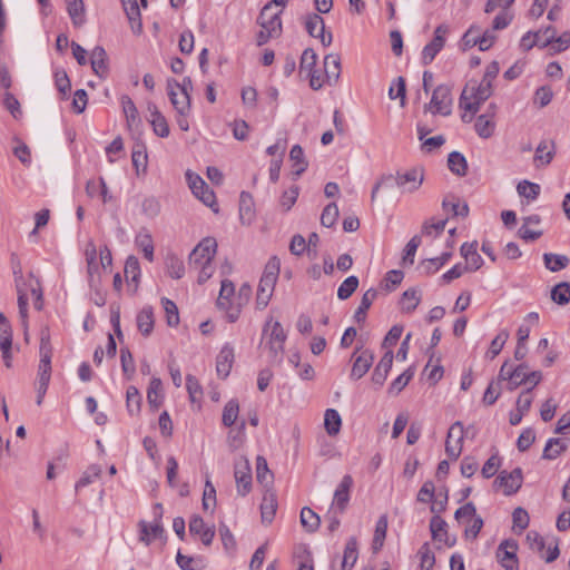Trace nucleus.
<instances>
[{
  "label": "nucleus",
  "mask_w": 570,
  "mask_h": 570,
  "mask_svg": "<svg viewBox=\"0 0 570 570\" xmlns=\"http://www.w3.org/2000/svg\"><path fill=\"white\" fill-rule=\"evenodd\" d=\"M358 283V278L354 275L345 278L343 283L338 286L337 297L342 301L350 298L352 294L357 289Z\"/></svg>",
  "instance_id": "nucleus-54"
},
{
  "label": "nucleus",
  "mask_w": 570,
  "mask_h": 570,
  "mask_svg": "<svg viewBox=\"0 0 570 570\" xmlns=\"http://www.w3.org/2000/svg\"><path fill=\"white\" fill-rule=\"evenodd\" d=\"M442 207L446 212H451L453 216L465 217L469 214V207L465 203L460 204L454 196H446L442 202Z\"/></svg>",
  "instance_id": "nucleus-47"
},
{
  "label": "nucleus",
  "mask_w": 570,
  "mask_h": 570,
  "mask_svg": "<svg viewBox=\"0 0 570 570\" xmlns=\"http://www.w3.org/2000/svg\"><path fill=\"white\" fill-rule=\"evenodd\" d=\"M357 560V541L355 538H350L346 542L344 557L342 561V570H350L353 568Z\"/></svg>",
  "instance_id": "nucleus-44"
},
{
  "label": "nucleus",
  "mask_w": 570,
  "mask_h": 570,
  "mask_svg": "<svg viewBox=\"0 0 570 570\" xmlns=\"http://www.w3.org/2000/svg\"><path fill=\"white\" fill-rule=\"evenodd\" d=\"M430 530L433 540L443 542L448 547H452L455 544V538L449 537L448 523L440 515L432 517L430 521Z\"/></svg>",
  "instance_id": "nucleus-21"
},
{
  "label": "nucleus",
  "mask_w": 570,
  "mask_h": 570,
  "mask_svg": "<svg viewBox=\"0 0 570 570\" xmlns=\"http://www.w3.org/2000/svg\"><path fill=\"white\" fill-rule=\"evenodd\" d=\"M414 375V368L409 367L402 374H400L390 385L389 392L391 394H399L412 380Z\"/></svg>",
  "instance_id": "nucleus-61"
},
{
  "label": "nucleus",
  "mask_w": 570,
  "mask_h": 570,
  "mask_svg": "<svg viewBox=\"0 0 570 570\" xmlns=\"http://www.w3.org/2000/svg\"><path fill=\"white\" fill-rule=\"evenodd\" d=\"M90 63L92 71L101 79L108 75V58L106 50L97 46L92 49L90 55Z\"/></svg>",
  "instance_id": "nucleus-22"
},
{
  "label": "nucleus",
  "mask_w": 570,
  "mask_h": 570,
  "mask_svg": "<svg viewBox=\"0 0 570 570\" xmlns=\"http://www.w3.org/2000/svg\"><path fill=\"white\" fill-rule=\"evenodd\" d=\"M263 340L273 358H277L284 350L286 333L278 321L269 318L263 328Z\"/></svg>",
  "instance_id": "nucleus-4"
},
{
  "label": "nucleus",
  "mask_w": 570,
  "mask_h": 570,
  "mask_svg": "<svg viewBox=\"0 0 570 570\" xmlns=\"http://www.w3.org/2000/svg\"><path fill=\"white\" fill-rule=\"evenodd\" d=\"M279 259L276 257H272L265 266L256 295V304L259 309L265 308L269 303L279 274Z\"/></svg>",
  "instance_id": "nucleus-3"
},
{
  "label": "nucleus",
  "mask_w": 570,
  "mask_h": 570,
  "mask_svg": "<svg viewBox=\"0 0 570 570\" xmlns=\"http://www.w3.org/2000/svg\"><path fill=\"white\" fill-rule=\"evenodd\" d=\"M324 73L328 83H336L341 76V58L336 53L326 55L324 58Z\"/></svg>",
  "instance_id": "nucleus-28"
},
{
  "label": "nucleus",
  "mask_w": 570,
  "mask_h": 570,
  "mask_svg": "<svg viewBox=\"0 0 570 570\" xmlns=\"http://www.w3.org/2000/svg\"><path fill=\"white\" fill-rule=\"evenodd\" d=\"M474 128L476 134L481 138H490L495 129L494 120L489 116V114L480 115L474 124Z\"/></svg>",
  "instance_id": "nucleus-36"
},
{
  "label": "nucleus",
  "mask_w": 570,
  "mask_h": 570,
  "mask_svg": "<svg viewBox=\"0 0 570 570\" xmlns=\"http://www.w3.org/2000/svg\"><path fill=\"white\" fill-rule=\"evenodd\" d=\"M238 413H239V404L237 402V400H229L226 405L224 406V411H223V424L225 426H232L237 417H238Z\"/></svg>",
  "instance_id": "nucleus-56"
},
{
  "label": "nucleus",
  "mask_w": 570,
  "mask_h": 570,
  "mask_svg": "<svg viewBox=\"0 0 570 570\" xmlns=\"http://www.w3.org/2000/svg\"><path fill=\"white\" fill-rule=\"evenodd\" d=\"M512 370H513V366L508 361L504 362L499 371L498 381H497L499 383L501 381H508V390L509 391H514L517 387L522 385V381H513Z\"/></svg>",
  "instance_id": "nucleus-58"
},
{
  "label": "nucleus",
  "mask_w": 570,
  "mask_h": 570,
  "mask_svg": "<svg viewBox=\"0 0 570 570\" xmlns=\"http://www.w3.org/2000/svg\"><path fill=\"white\" fill-rule=\"evenodd\" d=\"M126 14L135 32L141 30L140 11L136 0H121Z\"/></svg>",
  "instance_id": "nucleus-35"
},
{
  "label": "nucleus",
  "mask_w": 570,
  "mask_h": 570,
  "mask_svg": "<svg viewBox=\"0 0 570 570\" xmlns=\"http://www.w3.org/2000/svg\"><path fill=\"white\" fill-rule=\"evenodd\" d=\"M446 223L448 219H440L438 222L426 220L422 226V235L436 238L444 232Z\"/></svg>",
  "instance_id": "nucleus-57"
},
{
  "label": "nucleus",
  "mask_w": 570,
  "mask_h": 570,
  "mask_svg": "<svg viewBox=\"0 0 570 570\" xmlns=\"http://www.w3.org/2000/svg\"><path fill=\"white\" fill-rule=\"evenodd\" d=\"M448 33V27L440 24L434 30V37L430 43H428L422 51V63L430 65L435 56L442 50L445 45V35Z\"/></svg>",
  "instance_id": "nucleus-14"
},
{
  "label": "nucleus",
  "mask_w": 570,
  "mask_h": 570,
  "mask_svg": "<svg viewBox=\"0 0 570 570\" xmlns=\"http://www.w3.org/2000/svg\"><path fill=\"white\" fill-rule=\"evenodd\" d=\"M353 485V479L351 475L346 474L341 480L340 484L337 485L333 503L331 509H335L338 511V513H343L347 507V503L350 501V491Z\"/></svg>",
  "instance_id": "nucleus-16"
},
{
  "label": "nucleus",
  "mask_w": 570,
  "mask_h": 570,
  "mask_svg": "<svg viewBox=\"0 0 570 570\" xmlns=\"http://www.w3.org/2000/svg\"><path fill=\"white\" fill-rule=\"evenodd\" d=\"M281 12H272V3H267L263 7L257 22L263 29H268L277 35L282 30Z\"/></svg>",
  "instance_id": "nucleus-17"
},
{
  "label": "nucleus",
  "mask_w": 570,
  "mask_h": 570,
  "mask_svg": "<svg viewBox=\"0 0 570 570\" xmlns=\"http://www.w3.org/2000/svg\"><path fill=\"white\" fill-rule=\"evenodd\" d=\"M163 400V383L158 377H153L150 380L148 390H147V401L151 409L157 410L161 404Z\"/></svg>",
  "instance_id": "nucleus-33"
},
{
  "label": "nucleus",
  "mask_w": 570,
  "mask_h": 570,
  "mask_svg": "<svg viewBox=\"0 0 570 570\" xmlns=\"http://www.w3.org/2000/svg\"><path fill=\"white\" fill-rule=\"evenodd\" d=\"M167 87L170 102L176 109L178 116H187L190 111L189 92L176 91L170 80H168Z\"/></svg>",
  "instance_id": "nucleus-19"
},
{
  "label": "nucleus",
  "mask_w": 570,
  "mask_h": 570,
  "mask_svg": "<svg viewBox=\"0 0 570 570\" xmlns=\"http://www.w3.org/2000/svg\"><path fill=\"white\" fill-rule=\"evenodd\" d=\"M342 425L340 413L334 409H327L324 415V426L328 435H336Z\"/></svg>",
  "instance_id": "nucleus-41"
},
{
  "label": "nucleus",
  "mask_w": 570,
  "mask_h": 570,
  "mask_svg": "<svg viewBox=\"0 0 570 570\" xmlns=\"http://www.w3.org/2000/svg\"><path fill=\"white\" fill-rule=\"evenodd\" d=\"M100 474L101 468L99 465L92 464L88 466V469L82 473L81 478L76 483V491L92 483L96 479L100 476Z\"/></svg>",
  "instance_id": "nucleus-60"
},
{
  "label": "nucleus",
  "mask_w": 570,
  "mask_h": 570,
  "mask_svg": "<svg viewBox=\"0 0 570 570\" xmlns=\"http://www.w3.org/2000/svg\"><path fill=\"white\" fill-rule=\"evenodd\" d=\"M234 293V284L228 279H224L217 298V307L226 312V317L229 322H235L239 317L242 309V303H234L233 301Z\"/></svg>",
  "instance_id": "nucleus-6"
},
{
  "label": "nucleus",
  "mask_w": 570,
  "mask_h": 570,
  "mask_svg": "<svg viewBox=\"0 0 570 570\" xmlns=\"http://www.w3.org/2000/svg\"><path fill=\"white\" fill-rule=\"evenodd\" d=\"M161 305L165 309L168 326H177L179 324V313L177 305L169 298H161Z\"/></svg>",
  "instance_id": "nucleus-62"
},
{
  "label": "nucleus",
  "mask_w": 570,
  "mask_h": 570,
  "mask_svg": "<svg viewBox=\"0 0 570 570\" xmlns=\"http://www.w3.org/2000/svg\"><path fill=\"white\" fill-rule=\"evenodd\" d=\"M551 299L559 305L568 304L570 302V284L567 282L557 284L551 291Z\"/></svg>",
  "instance_id": "nucleus-52"
},
{
  "label": "nucleus",
  "mask_w": 570,
  "mask_h": 570,
  "mask_svg": "<svg viewBox=\"0 0 570 570\" xmlns=\"http://www.w3.org/2000/svg\"><path fill=\"white\" fill-rule=\"evenodd\" d=\"M424 180V170L421 167H413L404 171H397L395 176L389 175L382 177L372 190V200L381 187H391L396 185L401 193L416 191Z\"/></svg>",
  "instance_id": "nucleus-2"
},
{
  "label": "nucleus",
  "mask_w": 570,
  "mask_h": 570,
  "mask_svg": "<svg viewBox=\"0 0 570 570\" xmlns=\"http://www.w3.org/2000/svg\"><path fill=\"white\" fill-rule=\"evenodd\" d=\"M317 61L316 52L307 48L303 51L299 63V73H305L309 78V86L314 90H318L323 87L324 79L316 75L315 66Z\"/></svg>",
  "instance_id": "nucleus-8"
},
{
  "label": "nucleus",
  "mask_w": 570,
  "mask_h": 570,
  "mask_svg": "<svg viewBox=\"0 0 570 570\" xmlns=\"http://www.w3.org/2000/svg\"><path fill=\"white\" fill-rule=\"evenodd\" d=\"M165 267L167 274L175 279H179L185 274L184 262L174 254L167 255L165 259Z\"/></svg>",
  "instance_id": "nucleus-40"
},
{
  "label": "nucleus",
  "mask_w": 570,
  "mask_h": 570,
  "mask_svg": "<svg viewBox=\"0 0 570 570\" xmlns=\"http://www.w3.org/2000/svg\"><path fill=\"white\" fill-rule=\"evenodd\" d=\"M517 550L514 540H504L499 544L497 557L505 570H518Z\"/></svg>",
  "instance_id": "nucleus-15"
},
{
  "label": "nucleus",
  "mask_w": 570,
  "mask_h": 570,
  "mask_svg": "<svg viewBox=\"0 0 570 570\" xmlns=\"http://www.w3.org/2000/svg\"><path fill=\"white\" fill-rule=\"evenodd\" d=\"M492 95V83L481 80L480 83L470 81L463 89L460 97V108L464 110L461 116L464 122H471L473 115L478 112L483 104Z\"/></svg>",
  "instance_id": "nucleus-1"
},
{
  "label": "nucleus",
  "mask_w": 570,
  "mask_h": 570,
  "mask_svg": "<svg viewBox=\"0 0 570 570\" xmlns=\"http://www.w3.org/2000/svg\"><path fill=\"white\" fill-rule=\"evenodd\" d=\"M449 169L458 175L465 176L468 170V164L465 157L459 151H452L448 157Z\"/></svg>",
  "instance_id": "nucleus-43"
},
{
  "label": "nucleus",
  "mask_w": 570,
  "mask_h": 570,
  "mask_svg": "<svg viewBox=\"0 0 570 570\" xmlns=\"http://www.w3.org/2000/svg\"><path fill=\"white\" fill-rule=\"evenodd\" d=\"M234 356L233 347L229 345L223 346L216 360V371L218 376L226 379L229 375L234 363Z\"/></svg>",
  "instance_id": "nucleus-23"
},
{
  "label": "nucleus",
  "mask_w": 570,
  "mask_h": 570,
  "mask_svg": "<svg viewBox=\"0 0 570 570\" xmlns=\"http://www.w3.org/2000/svg\"><path fill=\"white\" fill-rule=\"evenodd\" d=\"M452 257V252H444L441 256L426 259L422 262V268H424L426 274H433L440 269L450 258Z\"/></svg>",
  "instance_id": "nucleus-55"
},
{
  "label": "nucleus",
  "mask_w": 570,
  "mask_h": 570,
  "mask_svg": "<svg viewBox=\"0 0 570 570\" xmlns=\"http://www.w3.org/2000/svg\"><path fill=\"white\" fill-rule=\"evenodd\" d=\"M463 440H464V426L462 422H454L446 435L445 441V453L451 460H458L462 453L463 449Z\"/></svg>",
  "instance_id": "nucleus-10"
},
{
  "label": "nucleus",
  "mask_w": 570,
  "mask_h": 570,
  "mask_svg": "<svg viewBox=\"0 0 570 570\" xmlns=\"http://www.w3.org/2000/svg\"><path fill=\"white\" fill-rule=\"evenodd\" d=\"M387 531V518L385 515L380 517L375 525V532L373 538V551L377 552L382 549Z\"/></svg>",
  "instance_id": "nucleus-49"
},
{
  "label": "nucleus",
  "mask_w": 570,
  "mask_h": 570,
  "mask_svg": "<svg viewBox=\"0 0 570 570\" xmlns=\"http://www.w3.org/2000/svg\"><path fill=\"white\" fill-rule=\"evenodd\" d=\"M392 364L393 353L392 351H387L385 352V354L382 356L381 361L374 368V372L372 374V381L374 384L383 385L392 367Z\"/></svg>",
  "instance_id": "nucleus-27"
},
{
  "label": "nucleus",
  "mask_w": 570,
  "mask_h": 570,
  "mask_svg": "<svg viewBox=\"0 0 570 570\" xmlns=\"http://www.w3.org/2000/svg\"><path fill=\"white\" fill-rule=\"evenodd\" d=\"M478 243H463L460 253L466 261L465 267H468L469 271H478L482 264L483 259L476 252Z\"/></svg>",
  "instance_id": "nucleus-24"
},
{
  "label": "nucleus",
  "mask_w": 570,
  "mask_h": 570,
  "mask_svg": "<svg viewBox=\"0 0 570 570\" xmlns=\"http://www.w3.org/2000/svg\"><path fill=\"white\" fill-rule=\"evenodd\" d=\"M522 481V470L515 468L511 472L501 471L494 481V487L502 489L505 495H512L521 488Z\"/></svg>",
  "instance_id": "nucleus-12"
},
{
  "label": "nucleus",
  "mask_w": 570,
  "mask_h": 570,
  "mask_svg": "<svg viewBox=\"0 0 570 570\" xmlns=\"http://www.w3.org/2000/svg\"><path fill=\"white\" fill-rule=\"evenodd\" d=\"M376 296L377 292L374 288H370L363 294L361 303L354 314V318L356 320V322L360 323L365 321L366 312L375 301Z\"/></svg>",
  "instance_id": "nucleus-37"
},
{
  "label": "nucleus",
  "mask_w": 570,
  "mask_h": 570,
  "mask_svg": "<svg viewBox=\"0 0 570 570\" xmlns=\"http://www.w3.org/2000/svg\"><path fill=\"white\" fill-rule=\"evenodd\" d=\"M234 478L237 493L242 497L248 494L252 490V470L247 458L239 456L235 461Z\"/></svg>",
  "instance_id": "nucleus-9"
},
{
  "label": "nucleus",
  "mask_w": 570,
  "mask_h": 570,
  "mask_svg": "<svg viewBox=\"0 0 570 570\" xmlns=\"http://www.w3.org/2000/svg\"><path fill=\"white\" fill-rule=\"evenodd\" d=\"M567 450V443L558 438L549 439L542 453L546 460H554Z\"/></svg>",
  "instance_id": "nucleus-39"
},
{
  "label": "nucleus",
  "mask_w": 570,
  "mask_h": 570,
  "mask_svg": "<svg viewBox=\"0 0 570 570\" xmlns=\"http://www.w3.org/2000/svg\"><path fill=\"white\" fill-rule=\"evenodd\" d=\"M301 523L308 532H314L320 527V517L312 509L304 507L301 511Z\"/></svg>",
  "instance_id": "nucleus-53"
},
{
  "label": "nucleus",
  "mask_w": 570,
  "mask_h": 570,
  "mask_svg": "<svg viewBox=\"0 0 570 570\" xmlns=\"http://www.w3.org/2000/svg\"><path fill=\"white\" fill-rule=\"evenodd\" d=\"M189 532L193 535H199L205 546H209L215 537L214 528L207 527L199 515H193L189 521Z\"/></svg>",
  "instance_id": "nucleus-20"
},
{
  "label": "nucleus",
  "mask_w": 570,
  "mask_h": 570,
  "mask_svg": "<svg viewBox=\"0 0 570 570\" xmlns=\"http://www.w3.org/2000/svg\"><path fill=\"white\" fill-rule=\"evenodd\" d=\"M126 406L130 415H137L141 407V395L136 386H129L126 392Z\"/></svg>",
  "instance_id": "nucleus-45"
},
{
  "label": "nucleus",
  "mask_w": 570,
  "mask_h": 570,
  "mask_svg": "<svg viewBox=\"0 0 570 570\" xmlns=\"http://www.w3.org/2000/svg\"><path fill=\"white\" fill-rule=\"evenodd\" d=\"M125 277L129 282L138 283L140 276L139 262L135 256H129L125 264Z\"/></svg>",
  "instance_id": "nucleus-64"
},
{
  "label": "nucleus",
  "mask_w": 570,
  "mask_h": 570,
  "mask_svg": "<svg viewBox=\"0 0 570 570\" xmlns=\"http://www.w3.org/2000/svg\"><path fill=\"white\" fill-rule=\"evenodd\" d=\"M544 266L551 272H559L566 268L569 264V258L566 255L559 254H544Z\"/></svg>",
  "instance_id": "nucleus-50"
},
{
  "label": "nucleus",
  "mask_w": 570,
  "mask_h": 570,
  "mask_svg": "<svg viewBox=\"0 0 570 570\" xmlns=\"http://www.w3.org/2000/svg\"><path fill=\"white\" fill-rule=\"evenodd\" d=\"M140 525V541L145 542L147 546L151 542L153 539L160 538L164 533V528L160 521L156 520L153 524L148 525L146 522L141 521Z\"/></svg>",
  "instance_id": "nucleus-34"
},
{
  "label": "nucleus",
  "mask_w": 570,
  "mask_h": 570,
  "mask_svg": "<svg viewBox=\"0 0 570 570\" xmlns=\"http://www.w3.org/2000/svg\"><path fill=\"white\" fill-rule=\"evenodd\" d=\"M136 323L139 332L144 336L150 335V333L154 330V311L151 306H145L141 308V311L137 314Z\"/></svg>",
  "instance_id": "nucleus-31"
},
{
  "label": "nucleus",
  "mask_w": 570,
  "mask_h": 570,
  "mask_svg": "<svg viewBox=\"0 0 570 570\" xmlns=\"http://www.w3.org/2000/svg\"><path fill=\"white\" fill-rule=\"evenodd\" d=\"M86 194L90 198L100 196L104 204H107L112 199V196L110 195L106 181L102 177L97 180H88L86 184Z\"/></svg>",
  "instance_id": "nucleus-26"
},
{
  "label": "nucleus",
  "mask_w": 570,
  "mask_h": 570,
  "mask_svg": "<svg viewBox=\"0 0 570 570\" xmlns=\"http://www.w3.org/2000/svg\"><path fill=\"white\" fill-rule=\"evenodd\" d=\"M68 14L76 27L85 23V3L82 0H66Z\"/></svg>",
  "instance_id": "nucleus-32"
},
{
  "label": "nucleus",
  "mask_w": 570,
  "mask_h": 570,
  "mask_svg": "<svg viewBox=\"0 0 570 570\" xmlns=\"http://www.w3.org/2000/svg\"><path fill=\"white\" fill-rule=\"evenodd\" d=\"M420 302L421 296L419 292L414 288H410L402 294L401 307L404 312L411 313L417 307Z\"/></svg>",
  "instance_id": "nucleus-51"
},
{
  "label": "nucleus",
  "mask_w": 570,
  "mask_h": 570,
  "mask_svg": "<svg viewBox=\"0 0 570 570\" xmlns=\"http://www.w3.org/2000/svg\"><path fill=\"white\" fill-rule=\"evenodd\" d=\"M39 362L51 363L52 346L50 342V331L48 326H43L40 331Z\"/></svg>",
  "instance_id": "nucleus-38"
},
{
  "label": "nucleus",
  "mask_w": 570,
  "mask_h": 570,
  "mask_svg": "<svg viewBox=\"0 0 570 570\" xmlns=\"http://www.w3.org/2000/svg\"><path fill=\"white\" fill-rule=\"evenodd\" d=\"M55 85L58 91L61 94V98L66 99L70 91L71 83L67 72L63 69H57L55 71Z\"/></svg>",
  "instance_id": "nucleus-63"
},
{
  "label": "nucleus",
  "mask_w": 570,
  "mask_h": 570,
  "mask_svg": "<svg viewBox=\"0 0 570 570\" xmlns=\"http://www.w3.org/2000/svg\"><path fill=\"white\" fill-rule=\"evenodd\" d=\"M186 178L189 188L199 200H202L208 207H213L216 204V197L214 191L209 189V187L200 176L187 171Z\"/></svg>",
  "instance_id": "nucleus-11"
},
{
  "label": "nucleus",
  "mask_w": 570,
  "mask_h": 570,
  "mask_svg": "<svg viewBox=\"0 0 570 570\" xmlns=\"http://www.w3.org/2000/svg\"><path fill=\"white\" fill-rule=\"evenodd\" d=\"M289 159L293 163L294 174L301 176L307 168V161L304 157L303 148L294 145L289 151Z\"/></svg>",
  "instance_id": "nucleus-42"
},
{
  "label": "nucleus",
  "mask_w": 570,
  "mask_h": 570,
  "mask_svg": "<svg viewBox=\"0 0 570 570\" xmlns=\"http://www.w3.org/2000/svg\"><path fill=\"white\" fill-rule=\"evenodd\" d=\"M121 106L128 127L131 128L132 126L138 125L140 122V118L135 102L128 96H122Z\"/></svg>",
  "instance_id": "nucleus-48"
},
{
  "label": "nucleus",
  "mask_w": 570,
  "mask_h": 570,
  "mask_svg": "<svg viewBox=\"0 0 570 570\" xmlns=\"http://www.w3.org/2000/svg\"><path fill=\"white\" fill-rule=\"evenodd\" d=\"M277 510V499L273 491H266L261 503V515L263 523H272Z\"/></svg>",
  "instance_id": "nucleus-25"
},
{
  "label": "nucleus",
  "mask_w": 570,
  "mask_h": 570,
  "mask_svg": "<svg viewBox=\"0 0 570 570\" xmlns=\"http://www.w3.org/2000/svg\"><path fill=\"white\" fill-rule=\"evenodd\" d=\"M553 156L554 142L552 140H542L535 149L534 163L537 166H547L551 163Z\"/></svg>",
  "instance_id": "nucleus-30"
},
{
  "label": "nucleus",
  "mask_w": 570,
  "mask_h": 570,
  "mask_svg": "<svg viewBox=\"0 0 570 570\" xmlns=\"http://www.w3.org/2000/svg\"><path fill=\"white\" fill-rule=\"evenodd\" d=\"M136 244L142 250L147 261H154V243L150 234L147 230H141L136 236Z\"/></svg>",
  "instance_id": "nucleus-46"
},
{
  "label": "nucleus",
  "mask_w": 570,
  "mask_h": 570,
  "mask_svg": "<svg viewBox=\"0 0 570 570\" xmlns=\"http://www.w3.org/2000/svg\"><path fill=\"white\" fill-rule=\"evenodd\" d=\"M352 357L354 358V363L351 371V379L360 380L371 368L374 361V355L371 351L365 350L360 355L354 353Z\"/></svg>",
  "instance_id": "nucleus-18"
},
{
  "label": "nucleus",
  "mask_w": 570,
  "mask_h": 570,
  "mask_svg": "<svg viewBox=\"0 0 570 570\" xmlns=\"http://www.w3.org/2000/svg\"><path fill=\"white\" fill-rule=\"evenodd\" d=\"M305 28L308 35L318 38L324 47H328L332 43V32L325 31V22L320 14H308L305 19Z\"/></svg>",
  "instance_id": "nucleus-13"
},
{
  "label": "nucleus",
  "mask_w": 570,
  "mask_h": 570,
  "mask_svg": "<svg viewBox=\"0 0 570 570\" xmlns=\"http://www.w3.org/2000/svg\"><path fill=\"white\" fill-rule=\"evenodd\" d=\"M518 194L529 200H534L540 194V186L529 180H522L517 186Z\"/></svg>",
  "instance_id": "nucleus-59"
},
{
  "label": "nucleus",
  "mask_w": 570,
  "mask_h": 570,
  "mask_svg": "<svg viewBox=\"0 0 570 570\" xmlns=\"http://www.w3.org/2000/svg\"><path fill=\"white\" fill-rule=\"evenodd\" d=\"M217 249V243L213 237L204 238L189 254L188 264L190 268H198L199 265L213 262Z\"/></svg>",
  "instance_id": "nucleus-7"
},
{
  "label": "nucleus",
  "mask_w": 570,
  "mask_h": 570,
  "mask_svg": "<svg viewBox=\"0 0 570 570\" xmlns=\"http://www.w3.org/2000/svg\"><path fill=\"white\" fill-rule=\"evenodd\" d=\"M148 110L150 111V125L153 126L154 132L161 137H168L169 135V126L167 124L166 118L163 114L157 109L155 105H149Z\"/></svg>",
  "instance_id": "nucleus-29"
},
{
  "label": "nucleus",
  "mask_w": 570,
  "mask_h": 570,
  "mask_svg": "<svg viewBox=\"0 0 570 570\" xmlns=\"http://www.w3.org/2000/svg\"><path fill=\"white\" fill-rule=\"evenodd\" d=\"M451 87L448 85H439L432 92L429 104L424 106L425 110H430L433 115L450 116L452 112L453 98Z\"/></svg>",
  "instance_id": "nucleus-5"
}]
</instances>
